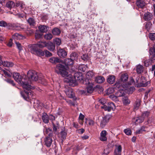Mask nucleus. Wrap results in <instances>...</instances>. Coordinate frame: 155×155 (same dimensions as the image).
I'll use <instances>...</instances> for the list:
<instances>
[{
    "label": "nucleus",
    "instance_id": "obj_1",
    "mask_svg": "<svg viewBox=\"0 0 155 155\" xmlns=\"http://www.w3.org/2000/svg\"><path fill=\"white\" fill-rule=\"evenodd\" d=\"M13 77L15 80L18 84L21 85L24 88V91L21 92V96L25 100L29 101L31 100L33 94L31 90L34 87L29 84L25 75L21 76L18 73H14Z\"/></svg>",
    "mask_w": 155,
    "mask_h": 155
},
{
    "label": "nucleus",
    "instance_id": "obj_2",
    "mask_svg": "<svg viewBox=\"0 0 155 155\" xmlns=\"http://www.w3.org/2000/svg\"><path fill=\"white\" fill-rule=\"evenodd\" d=\"M38 46L36 44L29 45L28 46V50L32 54L38 56H43L44 55V52L39 49Z\"/></svg>",
    "mask_w": 155,
    "mask_h": 155
},
{
    "label": "nucleus",
    "instance_id": "obj_3",
    "mask_svg": "<svg viewBox=\"0 0 155 155\" xmlns=\"http://www.w3.org/2000/svg\"><path fill=\"white\" fill-rule=\"evenodd\" d=\"M55 71L57 73L61 74L63 77L68 78V73L66 71L65 67L63 64H57Z\"/></svg>",
    "mask_w": 155,
    "mask_h": 155
},
{
    "label": "nucleus",
    "instance_id": "obj_4",
    "mask_svg": "<svg viewBox=\"0 0 155 155\" xmlns=\"http://www.w3.org/2000/svg\"><path fill=\"white\" fill-rule=\"evenodd\" d=\"M45 133L47 134L48 137L45 138V145L47 147H49L51 146L52 142V139L51 138V136L52 135V130L50 129H46Z\"/></svg>",
    "mask_w": 155,
    "mask_h": 155
},
{
    "label": "nucleus",
    "instance_id": "obj_5",
    "mask_svg": "<svg viewBox=\"0 0 155 155\" xmlns=\"http://www.w3.org/2000/svg\"><path fill=\"white\" fill-rule=\"evenodd\" d=\"M27 77L30 81H36L38 80L39 77L37 72L34 70H29L27 73Z\"/></svg>",
    "mask_w": 155,
    "mask_h": 155
},
{
    "label": "nucleus",
    "instance_id": "obj_6",
    "mask_svg": "<svg viewBox=\"0 0 155 155\" xmlns=\"http://www.w3.org/2000/svg\"><path fill=\"white\" fill-rule=\"evenodd\" d=\"M128 78V75L127 73H124L122 74L120 76V81L117 82L115 84V85L119 88L123 85L122 82H125L127 81Z\"/></svg>",
    "mask_w": 155,
    "mask_h": 155
},
{
    "label": "nucleus",
    "instance_id": "obj_7",
    "mask_svg": "<svg viewBox=\"0 0 155 155\" xmlns=\"http://www.w3.org/2000/svg\"><path fill=\"white\" fill-rule=\"evenodd\" d=\"M74 80L71 79H69L68 81L65 80V81L68 82H72L75 84L76 81H81L83 80V77L82 73L80 72H77L75 73L74 74Z\"/></svg>",
    "mask_w": 155,
    "mask_h": 155
},
{
    "label": "nucleus",
    "instance_id": "obj_8",
    "mask_svg": "<svg viewBox=\"0 0 155 155\" xmlns=\"http://www.w3.org/2000/svg\"><path fill=\"white\" fill-rule=\"evenodd\" d=\"M101 107L104 110L109 112L112 110H114L115 108V106L113 103L109 102L107 104V105H104L101 106Z\"/></svg>",
    "mask_w": 155,
    "mask_h": 155
},
{
    "label": "nucleus",
    "instance_id": "obj_9",
    "mask_svg": "<svg viewBox=\"0 0 155 155\" xmlns=\"http://www.w3.org/2000/svg\"><path fill=\"white\" fill-rule=\"evenodd\" d=\"M110 116L109 115H107L102 117V119L100 122V126L103 128L108 123L110 118Z\"/></svg>",
    "mask_w": 155,
    "mask_h": 155
},
{
    "label": "nucleus",
    "instance_id": "obj_10",
    "mask_svg": "<svg viewBox=\"0 0 155 155\" xmlns=\"http://www.w3.org/2000/svg\"><path fill=\"white\" fill-rule=\"evenodd\" d=\"M94 89L91 84L87 86L85 89L81 91V92L83 94L87 95V93L91 94L93 93Z\"/></svg>",
    "mask_w": 155,
    "mask_h": 155
},
{
    "label": "nucleus",
    "instance_id": "obj_11",
    "mask_svg": "<svg viewBox=\"0 0 155 155\" xmlns=\"http://www.w3.org/2000/svg\"><path fill=\"white\" fill-rule=\"evenodd\" d=\"M57 54L61 58H65L67 55V52L64 49L60 48L57 51Z\"/></svg>",
    "mask_w": 155,
    "mask_h": 155
},
{
    "label": "nucleus",
    "instance_id": "obj_12",
    "mask_svg": "<svg viewBox=\"0 0 155 155\" xmlns=\"http://www.w3.org/2000/svg\"><path fill=\"white\" fill-rule=\"evenodd\" d=\"M65 91L66 95L68 97L72 98L74 97V93L73 91V89L69 87L66 88Z\"/></svg>",
    "mask_w": 155,
    "mask_h": 155
},
{
    "label": "nucleus",
    "instance_id": "obj_13",
    "mask_svg": "<svg viewBox=\"0 0 155 155\" xmlns=\"http://www.w3.org/2000/svg\"><path fill=\"white\" fill-rule=\"evenodd\" d=\"M107 132L105 130H102L100 133V140L102 141H106L107 138L106 137Z\"/></svg>",
    "mask_w": 155,
    "mask_h": 155
},
{
    "label": "nucleus",
    "instance_id": "obj_14",
    "mask_svg": "<svg viewBox=\"0 0 155 155\" xmlns=\"http://www.w3.org/2000/svg\"><path fill=\"white\" fill-rule=\"evenodd\" d=\"M136 5L138 8L142 9L145 6V3L142 0H137Z\"/></svg>",
    "mask_w": 155,
    "mask_h": 155
},
{
    "label": "nucleus",
    "instance_id": "obj_15",
    "mask_svg": "<svg viewBox=\"0 0 155 155\" xmlns=\"http://www.w3.org/2000/svg\"><path fill=\"white\" fill-rule=\"evenodd\" d=\"M152 18V14L149 12H146L144 15L143 18L146 21H150Z\"/></svg>",
    "mask_w": 155,
    "mask_h": 155
},
{
    "label": "nucleus",
    "instance_id": "obj_16",
    "mask_svg": "<svg viewBox=\"0 0 155 155\" xmlns=\"http://www.w3.org/2000/svg\"><path fill=\"white\" fill-rule=\"evenodd\" d=\"M144 119L142 116L134 118L133 119V122L135 124H139L142 123L144 121Z\"/></svg>",
    "mask_w": 155,
    "mask_h": 155
},
{
    "label": "nucleus",
    "instance_id": "obj_17",
    "mask_svg": "<svg viewBox=\"0 0 155 155\" xmlns=\"http://www.w3.org/2000/svg\"><path fill=\"white\" fill-rule=\"evenodd\" d=\"M115 77L113 75H110L107 77V82L110 84H113L115 81Z\"/></svg>",
    "mask_w": 155,
    "mask_h": 155
},
{
    "label": "nucleus",
    "instance_id": "obj_18",
    "mask_svg": "<svg viewBox=\"0 0 155 155\" xmlns=\"http://www.w3.org/2000/svg\"><path fill=\"white\" fill-rule=\"evenodd\" d=\"M122 147L121 145L116 146V148L114 150V154L115 155H121Z\"/></svg>",
    "mask_w": 155,
    "mask_h": 155
},
{
    "label": "nucleus",
    "instance_id": "obj_19",
    "mask_svg": "<svg viewBox=\"0 0 155 155\" xmlns=\"http://www.w3.org/2000/svg\"><path fill=\"white\" fill-rule=\"evenodd\" d=\"M48 27L45 25H40L38 27L39 30L41 32H46L48 31Z\"/></svg>",
    "mask_w": 155,
    "mask_h": 155
},
{
    "label": "nucleus",
    "instance_id": "obj_20",
    "mask_svg": "<svg viewBox=\"0 0 155 155\" xmlns=\"http://www.w3.org/2000/svg\"><path fill=\"white\" fill-rule=\"evenodd\" d=\"M150 53L151 56L150 57L153 60L155 59V44L153 48H151L150 49Z\"/></svg>",
    "mask_w": 155,
    "mask_h": 155
},
{
    "label": "nucleus",
    "instance_id": "obj_21",
    "mask_svg": "<svg viewBox=\"0 0 155 155\" xmlns=\"http://www.w3.org/2000/svg\"><path fill=\"white\" fill-rule=\"evenodd\" d=\"M42 120L43 122L46 124L49 122V116L46 113H43L42 116Z\"/></svg>",
    "mask_w": 155,
    "mask_h": 155
},
{
    "label": "nucleus",
    "instance_id": "obj_22",
    "mask_svg": "<svg viewBox=\"0 0 155 155\" xmlns=\"http://www.w3.org/2000/svg\"><path fill=\"white\" fill-rule=\"evenodd\" d=\"M49 61L52 64H55L60 62V59L57 57H53L49 58Z\"/></svg>",
    "mask_w": 155,
    "mask_h": 155
},
{
    "label": "nucleus",
    "instance_id": "obj_23",
    "mask_svg": "<svg viewBox=\"0 0 155 155\" xmlns=\"http://www.w3.org/2000/svg\"><path fill=\"white\" fill-rule=\"evenodd\" d=\"M25 37L20 34L17 33H15L12 35V38L14 40H18L23 39Z\"/></svg>",
    "mask_w": 155,
    "mask_h": 155
},
{
    "label": "nucleus",
    "instance_id": "obj_24",
    "mask_svg": "<svg viewBox=\"0 0 155 155\" xmlns=\"http://www.w3.org/2000/svg\"><path fill=\"white\" fill-rule=\"evenodd\" d=\"M95 81L98 83H102L105 81V79L103 76H98L96 77Z\"/></svg>",
    "mask_w": 155,
    "mask_h": 155
},
{
    "label": "nucleus",
    "instance_id": "obj_25",
    "mask_svg": "<svg viewBox=\"0 0 155 155\" xmlns=\"http://www.w3.org/2000/svg\"><path fill=\"white\" fill-rule=\"evenodd\" d=\"M64 63L67 66L71 65L73 64V60L71 58H67L64 60Z\"/></svg>",
    "mask_w": 155,
    "mask_h": 155
},
{
    "label": "nucleus",
    "instance_id": "obj_26",
    "mask_svg": "<svg viewBox=\"0 0 155 155\" xmlns=\"http://www.w3.org/2000/svg\"><path fill=\"white\" fill-rule=\"evenodd\" d=\"M46 47H47L48 50L50 51H53L55 48V45L52 42L47 44Z\"/></svg>",
    "mask_w": 155,
    "mask_h": 155
},
{
    "label": "nucleus",
    "instance_id": "obj_27",
    "mask_svg": "<svg viewBox=\"0 0 155 155\" xmlns=\"http://www.w3.org/2000/svg\"><path fill=\"white\" fill-rule=\"evenodd\" d=\"M2 65L4 67H11L13 66V64L12 62L6 61L3 62Z\"/></svg>",
    "mask_w": 155,
    "mask_h": 155
},
{
    "label": "nucleus",
    "instance_id": "obj_28",
    "mask_svg": "<svg viewBox=\"0 0 155 155\" xmlns=\"http://www.w3.org/2000/svg\"><path fill=\"white\" fill-rule=\"evenodd\" d=\"M87 68V65L84 64L80 65L78 67V70L83 72L85 71Z\"/></svg>",
    "mask_w": 155,
    "mask_h": 155
},
{
    "label": "nucleus",
    "instance_id": "obj_29",
    "mask_svg": "<svg viewBox=\"0 0 155 155\" xmlns=\"http://www.w3.org/2000/svg\"><path fill=\"white\" fill-rule=\"evenodd\" d=\"M53 42L57 47L60 46L61 43V39L59 38H56L54 39L53 40Z\"/></svg>",
    "mask_w": 155,
    "mask_h": 155
},
{
    "label": "nucleus",
    "instance_id": "obj_30",
    "mask_svg": "<svg viewBox=\"0 0 155 155\" xmlns=\"http://www.w3.org/2000/svg\"><path fill=\"white\" fill-rule=\"evenodd\" d=\"M52 33L54 35H58L60 34L61 31L58 28H56L52 30Z\"/></svg>",
    "mask_w": 155,
    "mask_h": 155
},
{
    "label": "nucleus",
    "instance_id": "obj_31",
    "mask_svg": "<svg viewBox=\"0 0 155 155\" xmlns=\"http://www.w3.org/2000/svg\"><path fill=\"white\" fill-rule=\"evenodd\" d=\"M24 31L28 35H31L33 33L32 29L30 28H25Z\"/></svg>",
    "mask_w": 155,
    "mask_h": 155
},
{
    "label": "nucleus",
    "instance_id": "obj_32",
    "mask_svg": "<svg viewBox=\"0 0 155 155\" xmlns=\"http://www.w3.org/2000/svg\"><path fill=\"white\" fill-rule=\"evenodd\" d=\"M53 38V35L50 33L46 34L44 36V38L47 40H51Z\"/></svg>",
    "mask_w": 155,
    "mask_h": 155
},
{
    "label": "nucleus",
    "instance_id": "obj_33",
    "mask_svg": "<svg viewBox=\"0 0 155 155\" xmlns=\"http://www.w3.org/2000/svg\"><path fill=\"white\" fill-rule=\"evenodd\" d=\"M136 70L138 73L140 74L143 71V67L141 65H139L137 67Z\"/></svg>",
    "mask_w": 155,
    "mask_h": 155
},
{
    "label": "nucleus",
    "instance_id": "obj_34",
    "mask_svg": "<svg viewBox=\"0 0 155 155\" xmlns=\"http://www.w3.org/2000/svg\"><path fill=\"white\" fill-rule=\"evenodd\" d=\"M15 6V3L12 1H9L7 2L6 4V6L8 8H9L10 9L14 7Z\"/></svg>",
    "mask_w": 155,
    "mask_h": 155
},
{
    "label": "nucleus",
    "instance_id": "obj_35",
    "mask_svg": "<svg viewBox=\"0 0 155 155\" xmlns=\"http://www.w3.org/2000/svg\"><path fill=\"white\" fill-rule=\"evenodd\" d=\"M47 43L45 41H44L39 42V43L37 44L36 45H38V47L40 49V48L46 47L47 46Z\"/></svg>",
    "mask_w": 155,
    "mask_h": 155
},
{
    "label": "nucleus",
    "instance_id": "obj_36",
    "mask_svg": "<svg viewBox=\"0 0 155 155\" xmlns=\"http://www.w3.org/2000/svg\"><path fill=\"white\" fill-rule=\"evenodd\" d=\"M94 75L93 72L91 71H89L87 73L86 76L87 78L89 79L92 78L93 76Z\"/></svg>",
    "mask_w": 155,
    "mask_h": 155
},
{
    "label": "nucleus",
    "instance_id": "obj_37",
    "mask_svg": "<svg viewBox=\"0 0 155 155\" xmlns=\"http://www.w3.org/2000/svg\"><path fill=\"white\" fill-rule=\"evenodd\" d=\"M61 137L63 139H65L67 135L66 131H65L64 128H63L61 132Z\"/></svg>",
    "mask_w": 155,
    "mask_h": 155
},
{
    "label": "nucleus",
    "instance_id": "obj_38",
    "mask_svg": "<svg viewBox=\"0 0 155 155\" xmlns=\"http://www.w3.org/2000/svg\"><path fill=\"white\" fill-rule=\"evenodd\" d=\"M150 114V112L149 111H145L143 112L141 116L144 119V118L148 117Z\"/></svg>",
    "mask_w": 155,
    "mask_h": 155
},
{
    "label": "nucleus",
    "instance_id": "obj_39",
    "mask_svg": "<svg viewBox=\"0 0 155 155\" xmlns=\"http://www.w3.org/2000/svg\"><path fill=\"white\" fill-rule=\"evenodd\" d=\"M118 97L116 96H115L114 95H111L109 96V97L113 101H114L116 102L119 101V99L118 98Z\"/></svg>",
    "mask_w": 155,
    "mask_h": 155
},
{
    "label": "nucleus",
    "instance_id": "obj_40",
    "mask_svg": "<svg viewBox=\"0 0 155 155\" xmlns=\"http://www.w3.org/2000/svg\"><path fill=\"white\" fill-rule=\"evenodd\" d=\"M27 21L31 26H34L35 24L34 20L32 18H29L27 20Z\"/></svg>",
    "mask_w": 155,
    "mask_h": 155
},
{
    "label": "nucleus",
    "instance_id": "obj_41",
    "mask_svg": "<svg viewBox=\"0 0 155 155\" xmlns=\"http://www.w3.org/2000/svg\"><path fill=\"white\" fill-rule=\"evenodd\" d=\"M114 91V89L113 87H110L106 91V93L107 95L113 93Z\"/></svg>",
    "mask_w": 155,
    "mask_h": 155
},
{
    "label": "nucleus",
    "instance_id": "obj_42",
    "mask_svg": "<svg viewBox=\"0 0 155 155\" xmlns=\"http://www.w3.org/2000/svg\"><path fill=\"white\" fill-rule=\"evenodd\" d=\"M124 91L123 90L120 91L119 90L117 91L116 94V95L118 97L123 96H124Z\"/></svg>",
    "mask_w": 155,
    "mask_h": 155
},
{
    "label": "nucleus",
    "instance_id": "obj_43",
    "mask_svg": "<svg viewBox=\"0 0 155 155\" xmlns=\"http://www.w3.org/2000/svg\"><path fill=\"white\" fill-rule=\"evenodd\" d=\"M38 79H39L41 81V83L42 84H44L45 85L46 84L47 81L45 78L44 77H39Z\"/></svg>",
    "mask_w": 155,
    "mask_h": 155
},
{
    "label": "nucleus",
    "instance_id": "obj_44",
    "mask_svg": "<svg viewBox=\"0 0 155 155\" xmlns=\"http://www.w3.org/2000/svg\"><path fill=\"white\" fill-rule=\"evenodd\" d=\"M123 102L125 104H128L130 103V101L127 97H124L123 98Z\"/></svg>",
    "mask_w": 155,
    "mask_h": 155
},
{
    "label": "nucleus",
    "instance_id": "obj_45",
    "mask_svg": "<svg viewBox=\"0 0 155 155\" xmlns=\"http://www.w3.org/2000/svg\"><path fill=\"white\" fill-rule=\"evenodd\" d=\"M124 131L127 135H130L131 134V131L130 129H125L124 130Z\"/></svg>",
    "mask_w": 155,
    "mask_h": 155
},
{
    "label": "nucleus",
    "instance_id": "obj_46",
    "mask_svg": "<svg viewBox=\"0 0 155 155\" xmlns=\"http://www.w3.org/2000/svg\"><path fill=\"white\" fill-rule=\"evenodd\" d=\"M5 81L8 83L12 84L13 86H15V84L14 83V81L10 79H6L5 80Z\"/></svg>",
    "mask_w": 155,
    "mask_h": 155
},
{
    "label": "nucleus",
    "instance_id": "obj_47",
    "mask_svg": "<svg viewBox=\"0 0 155 155\" xmlns=\"http://www.w3.org/2000/svg\"><path fill=\"white\" fill-rule=\"evenodd\" d=\"M149 38L152 41L155 40V33H150L149 35Z\"/></svg>",
    "mask_w": 155,
    "mask_h": 155
},
{
    "label": "nucleus",
    "instance_id": "obj_48",
    "mask_svg": "<svg viewBox=\"0 0 155 155\" xmlns=\"http://www.w3.org/2000/svg\"><path fill=\"white\" fill-rule=\"evenodd\" d=\"M2 71L5 75V77H11V75L8 72L4 70H2Z\"/></svg>",
    "mask_w": 155,
    "mask_h": 155
},
{
    "label": "nucleus",
    "instance_id": "obj_49",
    "mask_svg": "<svg viewBox=\"0 0 155 155\" xmlns=\"http://www.w3.org/2000/svg\"><path fill=\"white\" fill-rule=\"evenodd\" d=\"M140 104V102L139 101H136L134 104V109L135 110L138 109Z\"/></svg>",
    "mask_w": 155,
    "mask_h": 155
},
{
    "label": "nucleus",
    "instance_id": "obj_50",
    "mask_svg": "<svg viewBox=\"0 0 155 155\" xmlns=\"http://www.w3.org/2000/svg\"><path fill=\"white\" fill-rule=\"evenodd\" d=\"M81 58L84 61H87L88 59V56L87 54H84L81 57Z\"/></svg>",
    "mask_w": 155,
    "mask_h": 155
},
{
    "label": "nucleus",
    "instance_id": "obj_51",
    "mask_svg": "<svg viewBox=\"0 0 155 155\" xmlns=\"http://www.w3.org/2000/svg\"><path fill=\"white\" fill-rule=\"evenodd\" d=\"M70 56L72 59H75L78 57V54L76 53L73 52L71 54Z\"/></svg>",
    "mask_w": 155,
    "mask_h": 155
},
{
    "label": "nucleus",
    "instance_id": "obj_52",
    "mask_svg": "<svg viewBox=\"0 0 155 155\" xmlns=\"http://www.w3.org/2000/svg\"><path fill=\"white\" fill-rule=\"evenodd\" d=\"M135 90V88L134 87H131L128 89V93L132 94L133 91Z\"/></svg>",
    "mask_w": 155,
    "mask_h": 155
},
{
    "label": "nucleus",
    "instance_id": "obj_53",
    "mask_svg": "<svg viewBox=\"0 0 155 155\" xmlns=\"http://www.w3.org/2000/svg\"><path fill=\"white\" fill-rule=\"evenodd\" d=\"M6 25H7V23L5 21H0V26L5 27H6Z\"/></svg>",
    "mask_w": 155,
    "mask_h": 155
},
{
    "label": "nucleus",
    "instance_id": "obj_54",
    "mask_svg": "<svg viewBox=\"0 0 155 155\" xmlns=\"http://www.w3.org/2000/svg\"><path fill=\"white\" fill-rule=\"evenodd\" d=\"M53 125V130L54 131L56 132L57 131V129L59 126V124L58 123H57V125H55L53 122H52Z\"/></svg>",
    "mask_w": 155,
    "mask_h": 155
},
{
    "label": "nucleus",
    "instance_id": "obj_55",
    "mask_svg": "<svg viewBox=\"0 0 155 155\" xmlns=\"http://www.w3.org/2000/svg\"><path fill=\"white\" fill-rule=\"evenodd\" d=\"M44 53V54H45V56L47 57H49L52 55V54L47 50L45 51Z\"/></svg>",
    "mask_w": 155,
    "mask_h": 155
},
{
    "label": "nucleus",
    "instance_id": "obj_56",
    "mask_svg": "<svg viewBox=\"0 0 155 155\" xmlns=\"http://www.w3.org/2000/svg\"><path fill=\"white\" fill-rule=\"evenodd\" d=\"M151 25V24L150 22L147 23L145 25V28L147 30H149L150 28Z\"/></svg>",
    "mask_w": 155,
    "mask_h": 155
},
{
    "label": "nucleus",
    "instance_id": "obj_57",
    "mask_svg": "<svg viewBox=\"0 0 155 155\" xmlns=\"http://www.w3.org/2000/svg\"><path fill=\"white\" fill-rule=\"evenodd\" d=\"M41 35L40 34L36 33L35 34V37L36 39H38L41 37Z\"/></svg>",
    "mask_w": 155,
    "mask_h": 155
},
{
    "label": "nucleus",
    "instance_id": "obj_58",
    "mask_svg": "<svg viewBox=\"0 0 155 155\" xmlns=\"http://www.w3.org/2000/svg\"><path fill=\"white\" fill-rule=\"evenodd\" d=\"M15 43L18 48L20 50L22 49L21 45L20 43L17 41H15Z\"/></svg>",
    "mask_w": 155,
    "mask_h": 155
},
{
    "label": "nucleus",
    "instance_id": "obj_59",
    "mask_svg": "<svg viewBox=\"0 0 155 155\" xmlns=\"http://www.w3.org/2000/svg\"><path fill=\"white\" fill-rule=\"evenodd\" d=\"M49 119L51 120L52 122H53V121L55 119V117L52 114H50L49 115Z\"/></svg>",
    "mask_w": 155,
    "mask_h": 155
},
{
    "label": "nucleus",
    "instance_id": "obj_60",
    "mask_svg": "<svg viewBox=\"0 0 155 155\" xmlns=\"http://www.w3.org/2000/svg\"><path fill=\"white\" fill-rule=\"evenodd\" d=\"M84 131V130L83 128H81L78 129L77 130V132L79 134H83Z\"/></svg>",
    "mask_w": 155,
    "mask_h": 155
},
{
    "label": "nucleus",
    "instance_id": "obj_61",
    "mask_svg": "<svg viewBox=\"0 0 155 155\" xmlns=\"http://www.w3.org/2000/svg\"><path fill=\"white\" fill-rule=\"evenodd\" d=\"M88 123L89 125L90 126H93L94 124V122L92 120H88Z\"/></svg>",
    "mask_w": 155,
    "mask_h": 155
},
{
    "label": "nucleus",
    "instance_id": "obj_62",
    "mask_svg": "<svg viewBox=\"0 0 155 155\" xmlns=\"http://www.w3.org/2000/svg\"><path fill=\"white\" fill-rule=\"evenodd\" d=\"M21 29V27L18 25L15 24L14 30H20Z\"/></svg>",
    "mask_w": 155,
    "mask_h": 155
},
{
    "label": "nucleus",
    "instance_id": "obj_63",
    "mask_svg": "<svg viewBox=\"0 0 155 155\" xmlns=\"http://www.w3.org/2000/svg\"><path fill=\"white\" fill-rule=\"evenodd\" d=\"M84 115H83L81 113L80 114L79 117V119L81 120H84Z\"/></svg>",
    "mask_w": 155,
    "mask_h": 155
},
{
    "label": "nucleus",
    "instance_id": "obj_64",
    "mask_svg": "<svg viewBox=\"0 0 155 155\" xmlns=\"http://www.w3.org/2000/svg\"><path fill=\"white\" fill-rule=\"evenodd\" d=\"M150 64V62H149L148 60H146L144 62V65L147 67Z\"/></svg>",
    "mask_w": 155,
    "mask_h": 155
}]
</instances>
